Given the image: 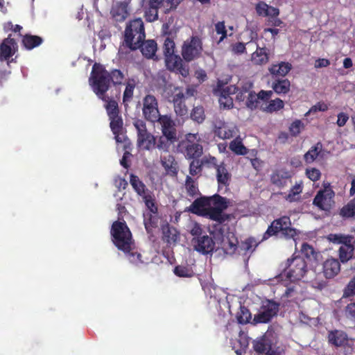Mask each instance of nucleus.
Segmentation results:
<instances>
[{"label": "nucleus", "mask_w": 355, "mask_h": 355, "mask_svg": "<svg viewBox=\"0 0 355 355\" xmlns=\"http://www.w3.org/2000/svg\"><path fill=\"white\" fill-rule=\"evenodd\" d=\"M110 82H112L114 85H119L122 84L124 79L123 73L119 69H112L109 72Z\"/></svg>", "instance_id": "47"}, {"label": "nucleus", "mask_w": 355, "mask_h": 355, "mask_svg": "<svg viewBox=\"0 0 355 355\" xmlns=\"http://www.w3.org/2000/svg\"><path fill=\"white\" fill-rule=\"evenodd\" d=\"M269 59L268 49L266 47L257 46V50L252 55V61L255 64H264Z\"/></svg>", "instance_id": "34"}, {"label": "nucleus", "mask_w": 355, "mask_h": 355, "mask_svg": "<svg viewBox=\"0 0 355 355\" xmlns=\"http://www.w3.org/2000/svg\"><path fill=\"white\" fill-rule=\"evenodd\" d=\"M135 88V80L133 79H129L126 83L125 88L123 95V103L130 102L132 99Z\"/></svg>", "instance_id": "44"}, {"label": "nucleus", "mask_w": 355, "mask_h": 355, "mask_svg": "<svg viewBox=\"0 0 355 355\" xmlns=\"http://www.w3.org/2000/svg\"><path fill=\"white\" fill-rule=\"evenodd\" d=\"M144 17L148 22L155 21L158 19V10L148 6L145 10Z\"/></svg>", "instance_id": "57"}, {"label": "nucleus", "mask_w": 355, "mask_h": 355, "mask_svg": "<svg viewBox=\"0 0 355 355\" xmlns=\"http://www.w3.org/2000/svg\"><path fill=\"white\" fill-rule=\"evenodd\" d=\"M127 257H128V259L130 262L137 264L138 263L142 262L141 260V254L137 252H131V250L129 252H123Z\"/></svg>", "instance_id": "63"}, {"label": "nucleus", "mask_w": 355, "mask_h": 355, "mask_svg": "<svg viewBox=\"0 0 355 355\" xmlns=\"http://www.w3.org/2000/svg\"><path fill=\"white\" fill-rule=\"evenodd\" d=\"M209 199V211L212 212L214 210V216H211V220L216 221L218 225H214L213 227L214 231L211 232V234L214 238L217 239H223V229L219 226L228 221L231 218L230 214L223 212L228 207V201L226 198L223 197L218 194H214L211 196L207 197Z\"/></svg>", "instance_id": "3"}, {"label": "nucleus", "mask_w": 355, "mask_h": 355, "mask_svg": "<svg viewBox=\"0 0 355 355\" xmlns=\"http://www.w3.org/2000/svg\"><path fill=\"white\" fill-rule=\"evenodd\" d=\"M329 340L336 346H342L347 343V338L345 333L340 331H335L329 334Z\"/></svg>", "instance_id": "36"}, {"label": "nucleus", "mask_w": 355, "mask_h": 355, "mask_svg": "<svg viewBox=\"0 0 355 355\" xmlns=\"http://www.w3.org/2000/svg\"><path fill=\"white\" fill-rule=\"evenodd\" d=\"M231 177L232 175L227 169L225 163H220L216 169V180L218 185L229 186Z\"/></svg>", "instance_id": "31"}, {"label": "nucleus", "mask_w": 355, "mask_h": 355, "mask_svg": "<svg viewBox=\"0 0 355 355\" xmlns=\"http://www.w3.org/2000/svg\"><path fill=\"white\" fill-rule=\"evenodd\" d=\"M272 347V345L268 333L253 341V348L259 353H267Z\"/></svg>", "instance_id": "28"}, {"label": "nucleus", "mask_w": 355, "mask_h": 355, "mask_svg": "<svg viewBox=\"0 0 355 355\" xmlns=\"http://www.w3.org/2000/svg\"><path fill=\"white\" fill-rule=\"evenodd\" d=\"M134 126L137 132V146L142 149L149 150L155 146V137L148 132L146 123L141 119L134 122Z\"/></svg>", "instance_id": "9"}, {"label": "nucleus", "mask_w": 355, "mask_h": 355, "mask_svg": "<svg viewBox=\"0 0 355 355\" xmlns=\"http://www.w3.org/2000/svg\"><path fill=\"white\" fill-rule=\"evenodd\" d=\"M185 188L188 195L191 197H194L199 192L198 183L189 175L186 178Z\"/></svg>", "instance_id": "43"}, {"label": "nucleus", "mask_w": 355, "mask_h": 355, "mask_svg": "<svg viewBox=\"0 0 355 355\" xmlns=\"http://www.w3.org/2000/svg\"><path fill=\"white\" fill-rule=\"evenodd\" d=\"M304 128V123L301 120L296 119L289 126V132L291 136L297 137Z\"/></svg>", "instance_id": "53"}, {"label": "nucleus", "mask_w": 355, "mask_h": 355, "mask_svg": "<svg viewBox=\"0 0 355 355\" xmlns=\"http://www.w3.org/2000/svg\"><path fill=\"white\" fill-rule=\"evenodd\" d=\"M162 239L164 242L167 243H175L179 239V233L178 230L171 226L168 224L164 225L162 228Z\"/></svg>", "instance_id": "32"}, {"label": "nucleus", "mask_w": 355, "mask_h": 355, "mask_svg": "<svg viewBox=\"0 0 355 355\" xmlns=\"http://www.w3.org/2000/svg\"><path fill=\"white\" fill-rule=\"evenodd\" d=\"M236 318L240 324H246L251 318V313L247 308L241 306L239 311L237 313Z\"/></svg>", "instance_id": "51"}, {"label": "nucleus", "mask_w": 355, "mask_h": 355, "mask_svg": "<svg viewBox=\"0 0 355 355\" xmlns=\"http://www.w3.org/2000/svg\"><path fill=\"white\" fill-rule=\"evenodd\" d=\"M93 92L102 101H106V92L110 87L109 71L100 63H94L89 77Z\"/></svg>", "instance_id": "4"}, {"label": "nucleus", "mask_w": 355, "mask_h": 355, "mask_svg": "<svg viewBox=\"0 0 355 355\" xmlns=\"http://www.w3.org/2000/svg\"><path fill=\"white\" fill-rule=\"evenodd\" d=\"M259 244V242H257L254 237H249L241 243L239 248L245 254L248 253L251 254L255 250Z\"/></svg>", "instance_id": "37"}, {"label": "nucleus", "mask_w": 355, "mask_h": 355, "mask_svg": "<svg viewBox=\"0 0 355 355\" xmlns=\"http://www.w3.org/2000/svg\"><path fill=\"white\" fill-rule=\"evenodd\" d=\"M340 214L345 218L355 216V198L340 209Z\"/></svg>", "instance_id": "45"}, {"label": "nucleus", "mask_w": 355, "mask_h": 355, "mask_svg": "<svg viewBox=\"0 0 355 355\" xmlns=\"http://www.w3.org/2000/svg\"><path fill=\"white\" fill-rule=\"evenodd\" d=\"M174 142L175 141H171V140L163 135L162 137H159L156 147L160 150L167 152L168 151L171 144H174Z\"/></svg>", "instance_id": "54"}, {"label": "nucleus", "mask_w": 355, "mask_h": 355, "mask_svg": "<svg viewBox=\"0 0 355 355\" xmlns=\"http://www.w3.org/2000/svg\"><path fill=\"white\" fill-rule=\"evenodd\" d=\"M17 44L15 39L9 35L0 44V61L9 60L17 51Z\"/></svg>", "instance_id": "17"}, {"label": "nucleus", "mask_w": 355, "mask_h": 355, "mask_svg": "<svg viewBox=\"0 0 355 355\" xmlns=\"http://www.w3.org/2000/svg\"><path fill=\"white\" fill-rule=\"evenodd\" d=\"M215 31L218 35H220L218 43L224 40L227 36V30L225 25V21H218L215 24Z\"/></svg>", "instance_id": "55"}, {"label": "nucleus", "mask_w": 355, "mask_h": 355, "mask_svg": "<svg viewBox=\"0 0 355 355\" xmlns=\"http://www.w3.org/2000/svg\"><path fill=\"white\" fill-rule=\"evenodd\" d=\"M161 164L166 171L167 175L174 177L178 172V164L175 157L172 155H167L161 157Z\"/></svg>", "instance_id": "24"}, {"label": "nucleus", "mask_w": 355, "mask_h": 355, "mask_svg": "<svg viewBox=\"0 0 355 355\" xmlns=\"http://www.w3.org/2000/svg\"><path fill=\"white\" fill-rule=\"evenodd\" d=\"M130 183L137 194L141 198H144L151 192L147 189L145 184L139 179V178L135 174H130Z\"/></svg>", "instance_id": "29"}, {"label": "nucleus", "mask_w": 355, "mask_h": 355, "mask_svg": "<svg viewBox=\"0 0 355 355\" xmlns=\"http://www.w3.org/2000/svg\"><path fill=\"white\" fill-rule=\"evenodd\" d=\"M193 242L194 243L195 250L203 254L212 252L215 248V242L208 235H204L196 239L193 238Z\"/></svg>", "instance_id": "18"}, {"label": "nucleus", "mask_w": 355, "mask_h": 355, "mask_svg": "<svg viewBox=\"0 0 355 355\" xmlns=\"http://www.w3.org/2000/svg\"><path fill=\"white\" fill-rule=\"evenodd\" d=\"M146 207L153 214H157L158 209L152 192L142 198Z\"/></svg>", "instance_id": "49"}, {"label": "nucleus", "mask_w": 355, "mask_h": 355, "mask_svg": "<svg viewBox=\"0 0 355 355\" xmlns=\"http://www.w3.org/2000/svg\"><path fill=\"white\" fill-rule=\"evenodd\" d=\"M103 101L106 103L105 109L109 117L119 115L118 103L115 100L110 99L106 96V101Z\"/></svg>", "instance_id": "42"}, {"label": "nucleus", "mask_w": 355, "mask_h": 355, "mask_svg": "<svg viewBox=\"0 0 355 355\" xmlns=\"http://www.w3.org/2000/svg\"><path fill=\"white\" fill-rule=\"evenodd\" d=\"M322 144L321 142H318L315 145L313 146L304 155V161L311 164L318 157H322Z\"/></svg>", "instance_id": "33"}, {"label": "nucleus", "mask_w": 355, "mask_h": 355, "mask_svg": "<svg viewBox=\"0 0 355 355\" xmlns=\"http://www.w3.org/2000/svg\"><path fill=\"white\" fill-rule=\"evenodd\" d=\"M215 134L219 138L226 139L233 137L235 134V131L234 129H231L226 125L223 124L221 126L216 128Z\"/></svg>", "instance_id": "39"}, {"label": "nucleus", "mask_w": 355, "mask_h": 355, "mask_svg": "<svg viewBox=\"0 0 355 355\" xmlns=\"http://www.w3.org/2000/svg\"><path fill=\"white\" fill-rule=\"evenodd\" d=\"M203 162L199 159H193L189 164V174L192 176L200 174Z\"/></svg>", "instance_id": "50"}, {"label": "nucleus", "mask_w": 355, "mask_h": 355, "mask_svg": "<svg viewBox=\"0 0 355 355\" xmlns=\"http://www.w3.org/2000/svg\"><path fill=\"white\" fill-rule=\"evenodd\" d=\"M21 42L26 49L31 50L39 46L43 42V39L37 35L26 34L23 36Z\"/></svg>", "instance_id": "35"}, {"label": "nucleus", "mask_w": 355, "mask_h": 355, "mask_svg": "<svg viewBox=\"0 0 355 355\" xmlns=\"http://www.w3.org/2000/svg\"><path fill=\"white\" fill-rule=\"evenodd\" d=\"M110 15L112 19L116 22L125 21L129 15L128 4L122 1L116 2L112 6Z\"/></svg>", "instance_id": "21"}, {"label": "nucleus", "mask_w": 355, "mask_h": 355, "mask_svg": "<svg viewBox=\"0 0 355 355\" xmlns=\"http://www.w3.org/2000/svg\"><path fill=\"white\" fill-rule=\"evenodd\" d=\"M302 192V187L300 184H295L289 191L285 199L290 202H295L297 200L295 196L299 195Z\"/></svg>", "instance_id": "52"}, {"label": "nucleus", "mask_w": 355, "mask_h": 355, "mask_svg": "<svg viewBox=\"0 0 355 355\" xmlns=\"http://www.w3.org/2000/svg\"><path fill=\"white\" fill-rule=\"evenodd\" d=\"M292 69V64L289 62H281L278 64H272L268 69L272 78L281 76L285 77Z\"/></svg>", "instance_id": "25"}, {"label": "nucleus", "mask_w": 355, "mask_h": 355, "mask_svg": "<svg viewBox=\"0 0 355 355\" xmlns=\"http://www.w3.org/2000/svg\"><path fill=\"white\" fill-rule=\"evenodd\" d=\"M191 118L193 121L198 123H202L205 119V114L203 107H194L191 112Z\"/></svg>", "instance_id": "46"}, {"label": "nucleus", "mask_w": 355, "mask_h": 355, "mask_svg": "<svg viewBox=\"0 0 355 355\" xmlns=\"http://www.w3.org/2000/svg\"><path fill=\"white\" fill-rule=\"evenodd\" d=\"M175 47V42L173 41V40L168 37H166L164 40V46H163V51H164V55L165 56V58H168L171 55H175L174 53Z\"/></svg>", "instance_id": "48"}, {"label": "nucleus", "mask_w": 355, "mask_h": 355, "mask_svg": "<svg viewBox=\"0 0 355 355\" xmlns=\"http://www.w3.org/2000/svg\"><path fill=\"white\" fill-rule=\"evenodd\" d=\"M110 234L113 243L119 250L129 252L132 250V233L124 220L114 221L111 227Z\"/></svg>", "instance_id": "5"}, {"label": "nucleus", "mask_w": 355, "mask_h": 355, "mask_svg": "<svg viewBox=\"0 0 355 355\" xmlns=\"http://www.w3.org/2000/svg\"><path fill=\"white\" fill-rule=\"evenodd\" d=\"M142 55L148 58H153L157 50V42L154 40H144L139 46Z\"/></svg>", "instance_id": "30"}, {"label": "nucleus", "mask_w": 355, "mask_h": 355, "mask_svg": "<svg viewBox=\"0 0 355 355\" xmlns=\"http://www.w3.org/2000/svg\"><path fill=\"white\" fill-rule=\"evenodd\" d=\"M329 239L334 243L340 244L338 257L342 263H346L353 257L355 239L352 235L331 234L329 235Z\"/></svg>", "instance_id": "7"}, {"label": "nucleus", "mask_w": 355, "mask_h": 355, "mask_svg": "<svg viewBox=\"0 0 355 355\" xmlns=\"http://www.w3.org/2000/svg\"><path fill=\"white\" fill-rule=\"evenodd\" d=\"M189 232L193 236L201 237L202 233L201 225L197 222H191L189 225Z\"/></svg>", "instance_id": "60"}, {"label": "nucleus", "mask_w": 355, "mask_h": 355, "mask_svg": "<svg viewBox=\"0 0 355 355\" xmlns=\"http://www.w3.org/2000/svg\"><path fill=\"white\" fill-rule=\"evenodd\" d=\"M197 134L189 133L183 140L180 147L187 159H198L203 153L202 146L199 144Z\"/></svg>", "instance_id": "8"}, {"label": "nucleus", "mask_w": 355, "mask_h": 355, "mask_svg": "<svg viewBox=\"0 0 355 355\" xmlns=\"http://www.w3.org/2000/svg\"><path fill=\"white\" fill-rule=\"evenodd\" d=\"M269 5L264 1H259L255 5V10L257 14L261 17H267Z\"/></svg>", "instance_id": "56"}, {"label": "nucleus", "mask_w": 355, "mask_h": 355, "mask_svg": "<svg viewBox=\"0 0 355 355\" xmlns=\"http://www.w3.org/2000/svg\"><path fill=\"white\" fill-rule=\"evenodd\" d=\"M229 148L236 155H245L248 153L247 148L243 144L241 140L237 139L230 142Z\"/></svg>", "instance_id": "41"}, {"label": "nucleus", "mask_w": 355, "mask_h": 355, "mask_svg": "<svg viewBox=\"0 0 355 355\" xmlns=\"http://www.w3.org/2000/svg\"><path fill=\"white\" fill-rule=\"evenodd\" d=\"M167 69L170 71L181 75L187 78L189 75V65L185 64L178 55H171L165 58Z\"/></svg>", "instance_id": "14"}, {"label": "nucleus", "mask_w": 355, "mask_h": 355, "mask_svg": "<svg viewBox=\"0 0 355 355\" xmlns=\"http://www.w3.org/2000/svg\"><path fill=\"white\" fill-rule=\"evenodd\" d=\"M202 51V43L198 37H191L189 42H184L182 48V55L186 62H191L199 56Z\"/></svg>", "instance_id": "12"}, {"label": "nucleus", "mask_w": 355, "mask_h": 355, "mask_svg": "<svg viewBox=\"0 0 355 355\" xmlns=\"http://www.w3.org/2000/svg\"><path fill=\"white\" fill-rule=\"evenodd\" d=\"M273 93L271 90H261L258 94L254 92H250L247 96L245 105L250 110H255L260 106L261 101L263 102L268 101Z\"/></svg>", "instance_id": "16"}, {"label": "nucleus", "mask_w": 355, "mask_h": 355, "mask_svg": "<svg viewBox=\"0 0 355 355\" xmlns=\"http://www.w3.org/2000/svg\"><path fill=\"white\" fill-rule=\"evenodd\" d=\"M109 119L110 120V126L116 142L121 143L123 140L120 135L123 131V124L121 116L116 115L114 116H110Z\"/></svg>", "instance_id": "27"}, {"label": "nucleus", "mask_w": 355, "mask_h": 355, "mask_svg": "<svg viewBox=\"0 0 355 355\" xmlns=\"http://www.w3.org/2000/svg\"><path fill=\"white\" fill-rule=\"evenodd\" d=\"M186 96L182 92L175 94L173 97L174 110L177 115L185 116L188 114V109L185 104Z\"/></svg>", "instance_id": "23"}, {"label": "nucleus", "mask_w": 355, "mask_h": 355, "mask_svg": "<svg viewBox=\"0 0 355 355\" xmlns=\"http://www.w3.org/2000/svg\"><path fill=\"white\" fill-rule=\"evenodd\" d=\"M334 191L328 186L318 191L313 204L321 210L329 211L334 203Z\"/></svg>", "instance_id": "11"}, {"label": "nucleus", "mask_w": 355, "mask_h": 355, "mask_svg": "<svg viewBox=\"0 0 355 355\" xmlns=\"http://www.w3.org/2000/svg\"><path fill=\"white\" fill-rule=\"evenodd\" d=\"M271 87L272 92L279 95H285L288 94L291 89V82L287 78H275L272 83Z\"/></svg>", "instance_id": "26"}, {"label": "nucleus", "mask_w": 355, "mask_h": 355, "mask_svg": "<svg viewBox=\"0 0 355 355\" xmlns=\"http://www.w3.org/2000/svg\"><path fill=\"white\" fill-rule=\"evenodd\" d=\"M219 103L221 107L223 108L230 109L233 107V98L231 96H225L220 95L219 97Z\"/></svg>", "instance_id": "61"}, {"label": "nucleus", "mask_w": 355, "mask_h": 355, "mask_svg": "<svg viewBox=\"0 0 355 355\" xmlns=\"http://www.w3.org/2000/svg\"><path fill=\"white\" fill-rule=\"evenodd\" d=\"M142 114L146 120L154 123L162 116L158 108V101L155 96L146 95L142 100Z\"/></svg>", "instance_id": "10"}, {"label": "nucleus", "mask_w": 355, "mask_h": 355, "mask_svg": "<svg viewBox=\"0 0 355 355\" xmlns=\"http://www.w3.org/2000/svg\"><path fill=\"white\" fill-rule=\"evenodd\" d=\"M174 273L178 277H187L191 276V271L187 266H177L174 268Z\"/></svg>", "instance_id": "58"}, {"label": "nucleus", "mask_w": 355, "mask_h": 355, "mask_svg": "<svg viewBox=\"0 0 355 355\" xmlns=\"http://www.w3.org/2000/svg\"><path fill=\"white\" fill-rule=\"evenodd\" d=\"M239 90V87L235 85H227L222 88L220 95L230 96L232 94H236Z\"/></svg>", "instance_id": "62"}, {"label": "nucleus", "mask_w": 355, "mask_h": 355, "mask_svg": "<svg viewBox=\"0 0 355 355\" xmlns=\"http://www.w3.org/2000/svg\"><path fill=\"white\" fill-rule=\"evenodd\" d=\"M162 125V131L164 136L171 140L177 141V131L175 127V123L171 118L167 115L162 116L157 121Z\"/></svg>", "instance_id": "19"}, {"label": "nucleus", "mask_w": 355, "mask_h": 355, "mask_svg": "<svg viewBox=\"0 0 355 355\" xmlns=\"http://www.w3.org/2000/svg\"><path fill=\"white\" fill-rule=\"evenodd\" d=\"M347 316L355 324V304H349L346 309Z\"/></svg>", "instance_id": "64"}, {"label": "nucleus", "mask_w": 355, "mask_h": 355, "mask_svg": "<svg viewBox=\"0 0 355 355\" xmlns=\"http://www.w3.org/2000/svg\"><path fill=\"white\" fill-rule=\"evenodd\" d=\"M307 272V265L304 259L295 256L288 259L284 272L269 280V286H284L293 288L291 283L301 280Z\"/></svg>", "instance_id": "1"}, {"label": "nucleus", "mask_w": 355, "mask_h": 355, "mask_svg": "<svg viewBox=\"0 0 355 355\" xmlns=\"http://www.w3.org/2000/svg\"><path fill=\"white\" fill-rule=\"evenodd\" d=\"M279 310V304L272 300L263 302L259 313L254 316V320L259 323H266L276 315Z\"/></svg>", "instance_id": "13"}, {"label": "nucleus", "mask_w": 355, "mask_h": 355, "mask_svg": "<svg viewBox=\"0 0 355 355\" xmlns=\"http://www.w3.org/2000/svg\"><path fill=\"white\" fill-rule=\"evenodd\" d=\"M340 271V263L338 259H327L323 263V273L326 278L331 279L336 276Z\"/></svg>", "instance_id": "22"}, {"label": "nucleus", "mask_w": 355, "mask_h": 355, "mask_svg": "<svg viewBox=\"0 0 355 355\" xmlns=\"http://www.w3.org/2000/svg\"><path fill=\"white\" fill-rule=\"evenodd\" d=\"M306 175L313 182L318 181L321 177V173L316 168H309L306 170Z\"/></svg>", "instance_id": "59"}, {"label": "nucleus", "mask_w": 355, "mask_h": 355, "mask_svg": "<svg viewBox=\"0 0 355 355\" xmlns=\"http://www.w3.org/2000/svg\"><path fill=\"white\" fill-rule=\"evenodd\" d=\"M146 38L144 21L141 18L129 21L125 26L123 33V41L120 46L119 52L123 53V49L136 51L139 49L141 42Z\"/></svg>", "instance_id": "2"}, {"label": "nucleus", "mask_w": 355, "mask_h": 355, "mask_svg": "<svg viewBox=\"0 0 355 355\" xmlns=\"http://www.w3.org/2000/svg\"><path fill=\"white\" fill-rule=\"evenodd\" d=\"M278 234H281V236L287 239H293L297 235L295 229L291 226L288 216H283L275 219L263 234L261 241L268 240L271 236H277Z\"/></svg>", "instance_id": "6"}, {"label": "nucleus", "mask_w": 355, "mask_h": 355, "mask_svg": "<svg viewBox=\"0 0 355 355\" xmlns=\"http://www.w3.org/2000/svg\"><path fill=\"white\" fill-rule=\"evenodd\" d=\"M268 103L265 107H260L263 111L268 113L277 112L282 110L284 106V101L279 98H277L275 100H270V101H268Z\"/></svg>", "instance_id": "38"}, {"label": "nucleus", "mask_w": 355, "mask_h": 355, "mask_svg": "<svg viewBox=\"0 0 355 355\" xmlns=\"http://www.w3.org/2000/svg\"><path fill=\"white\" fill-rule=\"evenodd\" d=\"M239 245L238 239L232 234L227 236V241L224 243L223 248L227 253L234 254Z\"/></svg>", "instance_id": "40"}, {"label": "nucleus", "mask_w": 355, "mask_h": 355, "mask_svg": "<svg viewBox=\"0 0 355 355\" xmlns=\"http://www.w3.org/2000/svg\"><path fill=\"white\" fill-rule=\"evenodd\" d=\"M209 199L207 196L196 199L186 211L211 220V216H214V210L212 212L209 211Z\"/></svg>", "instance_id": "15"}, {"label": "nucleus", "mask_w": 355, "mask_h": 355, "mask_svg": "<svg viewBox=\"0 0 355 355\" xmlns=\"http://www.w3.org/2000/svg\"><path fill=\"white\" fill-rule=\"evenodd\" d=\"M291 178V173L285 168L275 169L270 176L271 184L279 188L286 187L288 180Z\"/></svg>", "instance_id": "20"}]
</instances>
